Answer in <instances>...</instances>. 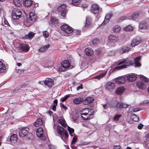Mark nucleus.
I'll return each instance as SVG.
<instances>
[{
	"label": "nucleus",
	"mask_w": 149,
	"mask_h": 149,
	"mask_svg": "<svg viewBox=\"0 0 149 149\" xmlns=\"http://www.w3.org/2000/svg\"><path fill=\"white\" fill-rule=\"evenodd\" d=\"M134 61L130 60H125L120 62L118 64L120 65L123 64H124L120 66H118L115 67L112 70L113 72H114L117 70H120L123 68H126L127 66L132 65L134 63Z\"/></svg>",
	"instance_id": "obj_1"
},
{
	"label": "nucleus",
	"mask_w": 149,
	"mask_h": 149,
	"mask_svg": "<svg viewBox=\"0 0 149 149\" xmlns=\"http://www.w3.org/2000/svg\"><path fill=\"white\" fill-rule=\"evenodd\" d=\"M140 78L141 80L142 81H140L137 82L136 86L139 89H144L147 86L146 82H149V80L147 78L142 75H140Z\"/></svg>",
	"instance_id": "obj_2"
},
{
	"label": "nucleus",
	"mask_w": 149,
	"mask_h": 149,
	"mask_svg": "<svg viewBox=\"0 0 149 149\" xmlns=\"http://www.w3.org/2000/svg\"><path fill=\"white\" fill-rule=\"evenodd\" d=\"M57 130L62 140L65 142L68 136V132L66 130L60 125L57 126Z\"/></svg>",
	"instance_id": "obj_3"
},
{
	"label": "nucleus",
	"mask_w": 149,
	"mask_h": 149,
	"mask_svg": "<svg viewBox=\"0 0 149 149\" xmlns=\"http://www.w3.org/2000/svg\"><path fill=\"white\" fill-rule=\"evenodd\" d=\"M108 104L112 107L120 109L126 108L128 106L127 104L122 102H117L116 100H112L111 102H109Z\"/></svg>",
	"instance_id": "obj_4"
},
{
	"label": "nucleus",
	"mask_w": 149,
	"mask_h": 149,
	"mask_svg": "<svg viewBox=\"0 0 149 149\" xmlns=\"http://www.w3.org/2000/svg\"><path fill=\"white\" fill-rule=\"evenodd\" d=\"M91 110L88 108L82 109V113H81L82 118H83L84 120H87L91 118L90 116H93V114L91 113Z\"/></svg>",
	"instance_id": "obj_5"
},
{
	"label": "nucleus",
	"mask_w": 149,
	"mask_h": 149,
	"mask_svg": "<svg viewBox=\"0 0 149 149\" xmlns=\"http://www.w3.org/2000/svg\"><path fill=\"white\" fill-rule=\"evenodd\" d=\"M61 29L66 33L63 35L68 36L69 34H71L73 31V29L70 26L66 25L64 24L61 27Z\"/></svg>",
	"instance_id": "obj_6"
},
{
	"label": "nucleus",
	"mask_w": 149,
	"mask_h": 149,
	"mask_svg": "<svg viewBox=\"0 0 149 149\" xmlns=\"http://www.w3.org/2000/svg\"><path fill=\"white\" fill-rule=\"evenodd\" d=\"M61 65L59 67L58 69V71L59 72H64L66 71L70 66V63L68 60H65L61 63Z\"/></svg>",
	"instance_id": "obj_7"
},
{
	"label": "nucleus",
	"mask_w": 149,
	"mask_h": 149,
	"mask_svg": "<svg viewBox=\"0 0 149 149\" xmlns=\"http://www.w3.org/2000/svg\"><path fill=\"white\" fill-rule=\"evenodd\" d=\"M22 14V12L19 10L14 8L12 10L11 15L13 19L17 20L21 17Z\"/></svg>",
	"instance_id": "obj_8"
},
{
	"label": "nucleus",
	"mask_w": 149,
	"mask_h": 149,
	"mask_svg": "<svg viewBox=\"0 0 149 149\" xmlns=\"http://www.w3.org/2000/svg\"><path fill=\"white\" fill-rule=\"evenodd\" d=\"M57 10L61 13V16L63 17L65 16L66 14V5L63 4L58 6L57 8Z\"/></svg>",
	"instance_id": "obj_9"
},
{
	"label": "nucleus",
	"mask_w": 149,
	"mask_h": 149,
	"mask_svg": "<svg viewBox=\"0 0 149 149\" xmlns=\"http://www.w3.org/2000/svg\"><path fill=\"white\" fill-rule=\"evenodd\" d=\"M126 76H121L114 79V81L118 84H123L126 82Z\"/></svg>",
	"instance_id": "obj_10"
},
{
	"label": "nucleus",
	"mask_w": 149,
	"mask_h": 149,
	"mask_svg": "<svg viewBox=\"0 0 149 149\" xmlns=\"http://www.w3.org/2000/svg\"><path fill=\"white\" fill-rule=\"evenodd\" d=\"M29 130V128L26 127L21 129L19 132V136L21 137L25 136L28 134Z\"/></svg>",
	"instance_id": "obj_11"
},
{
	"label": "nucleus",
	"mask_w": 149,
	"mask_h": 149,
	"mask_svg": "<svg viewBox=\"0 0 149 149\" xmlns=\"http://www.w3.org/2000/svg\"><path fill=\"white\" fill-rule=\"evenodd\" d=\"M43 129L41 127L37 129L36 131L37 136L38 137H40L42 140H44L46 139V137L43 136Z\"/></svg>",
	"instance_id": "obj_12"
},
{
	"label": "nucleus",
	"mask_w": 149,
	"mask_h": 149,
	"mask_svg": "<svg viewBox=\"0 0 149 149\" xmlns=\"http://www.w3.org/2000/svg\"><path fill=\"white\" fill-rule=\"evenodd\" d=\"M44 83L48 87L50 88L52 87L54 84V81L49 78H47L44 81Z\"/></svg>",
	"instance_id": "obj_13"
},
{
	"label": "nucleus",
	"mask_w": 149,
	"mask_h": 149,
	"mask_svg": "<svg viewBox=\"0 0 149 149\" xmlns=\"http://www.w3.org/2000/svg\"><path fill=\"white\" fill-rule=\"evenodd\" d=\"M20 49L24 52H28L29 49V47L27 44H20L19 45Z\"/></svg>",
	"instance_id": "obj_14"
},
{
	"label": "nucleus",
	"mask_w": 149,
	"mask_h": 149,
	"mask_svg": "<svg viewBox=\"0 0 149 149\" xmlns=\"http://www.w3.org/2000/svg\"><path fill=\"white\" fill-rule=\"evenodd\" d=\"M115 86V84L114 83L109 82L106 84L105 88L106 90L109 91L114 89Z\"/></svg>",
	"instance_id": "obj_15"
},
{
	"label": "nucleus",
	"mask_w": 149,
	"mask_h": 149,
	"mask_svg": "<svg viewBox=\"0 0 149 149\" xmlns=\"http://www.w3.org/2000/svg\"><path fill=\"white\" fill-rule=\"evenodd\" d=\"M94 98L93 97H87L83 102V104L84 105H88L93 102Z\"/></svg>",
	"instance_id": "obj_16"
},
{
	"label": "nucleus",
	"mask_w": 149,
	"mask_h": 149,
	"mask_svg": "<svg viewBox=\"0 0 149 149\" xmlns=\"http://www.w3.org/2000/svg\"><path fill=\"white\" fill-rule=\"evenodd\" d=\"M127 79L130 82L136 80L137 77L136 75L134 74H128L126 76Z\"/></svg>",
	"instance_id": "obj_17"
},
{
	"label": "nucleus",
	"mask_w": 149,
	"mask_h": 149,
	"mask_svg": "<svg viewBox=\"0 0 149 149\" xmlns=\"http://www.w3.org/2000/svg\"><path fill=\"white\" fill-rule=\"evenodd\" d=\"M91 10V12L93 13H97L98 12L99 10V6L97 4H93L92 6Z\"/></svg>",
	"instance_id": "obj_18"
},
{
	"label": "nucleus",
	"mask_w": 149,
	"mask_h": 149,
	"mask_svg": "<svg viewBox=\"0 0 149 149\" xmlns=\"http://www.w3.org/2000/svg\"><path fill=\"white\" fill-rule=\"evenodd\" d=\"M141 40L140 39H135L133 40L130 46L132 47H135V46L138 45L141 42Z\"/></svg>",
	"instance_id": "obj_19"
},
{
	"label": "nucleus",
	"mask_w": 149,
	"mask_h": 149,
	"mask_svg": "<svg viewBox=\"0 0 149 149\" xmlns=\"http://www.w3.org/2000/svg\"><path fill=\"white\" fill-rule=\"evenodd\" d=\"M130 49L129 47L124 46L119 49V51L120 53H123L128 52L130 50Z\"/></svg>",
	"instance_id": "obj_20"
},
{
	"label": "nucleus",
	"mask_w": 149,
	"mask_h": 149,
	"mask_svg": "<svg viewBox=\"0 0 149 149\" xmlns=\"http://www.w3.org/2000/svg\"><path fill=\"white\" fill-rule=\"evenodd\" d=\"M50 47L49 44H47L46 45H44L40 47L38 50L39 52H45Z\"/></svg>",
	"instance_id": "obj_21"
},
{
	"label": "nucleus",
	"mask_w": 149,
	"mask_h": 149,
	"mask_svg": "<svg viewBox=\"0 0 149 149\" xmlns=\"http://www.w3.org/2000/svg\"><path fill=\"white\" fill-rule=\"evenodd\" d=\"M125 90V88L123 87H120L116 90V93L118 95H121Z\"/></svg>",
	"instance_id": "obj_22"
},
{
	"label": "nucleus",
	"mask_w": 149,
	"mask_h": 149,
	"mask_svg": "<svg viewBox=\"0 0 149 149\" xmlns=\"http://www.w3.org/2000/svg\"><path fill=\"white\" fill-rule=\"evenodd\" d=\"M148 25L147 23H144V22H140L139 26V29H146L147 28Z\"/></svg>",
	"instance_id": "obj_23"
},
{
	"label": "nucleus",
	"mask_w": 149,
	"mask_h": 149,
	"mask_svg": "<svg viewBox=\"0 0 149 149\" xmlns=\"http://www.w3.org/2000/svg\"><path fill=\"white\" fill-rule=\"evenodd\" d=\"M109 41L111 42H116L118 40V38L116 36L113 34L110 35L108 38Z\"/></svg>",
	"instance_id": "obj_24"
},
{
	"label": "nucleus",
	"mask_w": 149,
	"mask_h": 149,
	"mask_svg": "<svg viewBox=\"0 0 149 149\" xmlns=\"http://www.w3.org/2000/svg\"><path fill=\"white\" fill-rule=\"evenodd\" d=\"M85 54L88 56H90L93 54V50L90 48H86L84 51Z\"/></svg>",
	"instance_id": "obj_25"
},
{
	"label": "nucleus",
	"mask_w": 149,
	"mask_h": 149,
	"mask_svg": "<svg viewBox=\"0 0 149 149\" xmlns=\"http://www.w3.org/2000/svg\"><path fill=\"white\" fill-rule=\"evenodd\" d=\"M6 68L5 65L0 61V72L3 73L6 72Z\"/></svg>",
	"instance_id": "obj_26"
},
{
	"label": "nucleus",
	"mask_w": 149,
	"mask_h": 149,
	"mask_svg": "<svg viewBox=\"0 0 149 149\" xmlns=\"http://www.w3.org/2000/svg\"><path fill=\"white\" fill-rule=\"evenodd\" d=\"M17 137L16 134H13L10 136V141L12 143H15L17 141Z\"/></svg>",
	"instance_id": "obj_27"
},
{
	"label": "nucleus",
	"mask_w": 149,
	"mask_h": 149,
	"mask_svg": "<svg viewBox=\"0 0 149 149\" xmlns=\"http://www.w3.org/2000/svg\"><path fill=\"white\" fill-rule=\"evenodd\" d=\"M43 124V121L40 118H38L37 119L33 125L36 127H37Z\"/></svg>",
	"instance_id": "obj_28"
},
{
	"label": "nucleus",
	"mask_w": 149,
	"mask_h": 149,
	"mask_svg": "<svg viewBox=\"0 0 149 149\" xmlns=\"http://www.w3.org/2000/svg\"><path fill=\"white\" fill-rule=\"evenodd\" d=\"M34 36V34L32 32H30L28 34L26 35L24 37V38L25 39H31L33 38Z\"/></svg>",
	"instance_id": "obj_29"
},
{
	"label": "nucleus",
	"mask_w": 149,
	"mask_h": 149,
	"mask_svg": "<svg viewBox=\"0 0 149 149\" xmlns=\"http://www.w3.org/2000/svg\"><path fill=\"white\" fill-rule=\"evenodd\" d=\"M107 71L108 70L100 74L95 77H93V79H97L98 80H99L100 79L102 78L104 76L106 75Z\"/></svg>",
	"instance_id": "obj_30"
},
{
	"label": "nucleus",
	"mask_w": 149,
	"mask_h": 149,
	"mask_svg": "<svg viewBox=\"0 0 149 149\" xmlns=\"http://www.w3.org/2000/svg\"><path fill=\"white\" fill-rule=\"evenodd\" d=\"M140 59L141 57L139 56L137 57L134 58V60L135 64L136 66L138 67L141 66V65L139 62Z\"/></svg>",
	"instance_id": "obj_31"
},
{
	"label": "nucleus",
	"mask_w": 149,
	"mask_h": 149,
	"mask_svg": "<svg viewBox=\"0 0 149 149\" xmlns=\"http://www.w3.org/2000/svg\"><path fill=\"white\" fill-rule=\"evenodd\" d=\"M91 19L89 17H87L86 19V22L85 25V27H89L91 23Z\"/></svg>",
	"instance_id": "obj_32"
},
{
	"label": "nucleus",
	"mask_w": 149,
	"mask_h": 149,
	"mask_svg": "<svg viewBox=\"0 0 149 149\" xmlns=\"http://www.w3.org/2000/svg\"><path fill=\"white\" fill-rule=\"evenodd\" d=\"M41 64L44 68H48L50 66L49 61L47 60H44L43 61H42Z\"/></svg>",
	"instance_id": "obj_33"
},
{
	"label": "nucleus",
	"mask_w": 149,
	"mask_h": 149,
	"mask_svg": "<svg viewBox=\"0 0 149 149\" xmlns=\"http://www.w3.org/2000/svg\"><path fill=\"white\" fill-rule=\"evenodd\" d=\"M83 101V98L82 97H79L74 99L73 100V102L76 104L80 103Z\"/></svg>",
	"instance_id": "obj_34"
},
{
	"label": "nucleus",
	"mask_w": 149,
	"mask_h": 149,
	"mask_svg": "<svg viewBox=\"0 0 149 149\" xmlns=\"http://www.w3.org/2000/svg\"><path fill=\"white\" fill-rule=\"evenodd\" d=\"M29 18L31 21H35L36 18V16L34 14L32 13H29Z\"/></svg>",
	"instance_id": "obj_35"
},
{
	"label": "nucleus",
	"mask_w": 149,
	"mask_h": 149,
	"mask_svg": "<svg viewBox=\"0 0 149 149\" xmlns=\"http://www.w3.org/2000/svg\"><path fill=\"white\" fill-rule=\"evenodd\" d=\"M58 123L63 127H65L67 125L65 120L63 119H59L58 120Z\"/></svg>",
	"instance_id": "obj_36"
},
{
	"label": "nucleus",
	"mask_w": 149,
	"mask_h": 149,
	"mask_svg": "<svg viewBox=\"0 0 149 149\" xmlns=\"http://www.w3.org/2000/svg\"><path fill=\"white\" fill-rule=\"evenodd\" d=\"M112 15L111 13H108L106 15L104 21L102 23V24H104L105 22H107L109 19L111 17Z\"/></svg>",
	"instance_id": "obj_37"
},
{
	"label": "nucleus",
	"mask_w": 149,
	"mask_h": 149,
	"mask_svg": "<svg viewBox=\"0 0 149 149\" xmlns=\"http://www.w3.org/2000/svg\"><path fill=\"white\" fill-rule=\"evenodd\" d=\"M121 30V28L118 25H116L113 27V31L116 33L119 32Z\"/></svg>",
	"instance_id": "obj_38"
},
{
	"label": "nucleus",
	"mask_w": 149,
	"mask_h": 149,
	"mask_svg": "<svg viewBox=\"0 0 149 149\" xmlns=\"http://www.w3.org/2000/svg\"><path fill=\"white\" fill-rule=\"evenodd\" d=\"M32 3V1L31 0H25L24 2V4L25 6H30Z\"/></svg>",
	"instance_id": "obj_39"
},
{
	"label": "nucleus",
	"mask_w": 149,
	"mask_h": 149,
	"mask_svg": "<svg viewBox=\"0 0 149 149\" xmlns=\"http://www.w3.org/2000/svg\"><path fill=\"white\" fill-rule=\"evenodd\" d=\"M131 119L134 121H137L139 119L138 116L135 114H132L131 116Z\"/></svg>",
	"instance_id": "obj_40"
},
{
	"label": "nucleus",
	"mask_w": 149,
	"mask_h": 149,
	"mask_svg": "<svg viewBox=\"0 0 149 149\" xmlns=\"http://www.w3.org/2000/svg\"><path fill=\"white\" fill-rule=\"evenodd\" d=\"M124 30L127 32L130 31L133 29V27L130 25H129L124 28Z\"/></svg>",
	"instance_id": "obj_41"
},
{
	"label": "nucleus",
	"mask_w": 149,
	"mask_h": 149,
	"mask_svg": "<svg viewBox=\"0 0 149 149\" xmlns=\"http://www.w3.org/2000/svg\"><path fill=\"white\" fill-rule=\"evenodd\" d=\"M128 19L129 17L127 15H124L119 18L118 21L119 22H121L125 20Z\"/></svg>",
	"instance_id": "obj_42"
},
{
	"label": "nucleus",
	"mask_w": 149,
	"mask_h": 149,
	"mask_svg": "<svg viewBox=\"0 0 149 149\" xmlns=\"http://www.w3.org/2000/svg\"><path fill=\"white\" fill-rule=\"evenodd\" d=\"M81 0H72V4L74 6H77L81 2Z\"/></svg>",
	"instance_id": "obj_43"
},
{
	"label": "nucleus",
	"mask_w": 149,
	"mask_h": 149,
	"mask_svg": "<svg viewBox=\"0 0 149 149\" xmlns=\"http://www.w3.org/2000/svg\"><path fill=\"white\" fill-rule=\"evenodd\" d=\"M68 130L69 133L72 136H73L72 134L74 133V129L70 127L69 126H68Z\"/></svg>",
	"instance_id": "obj_44"
},
{
	"label": "nucleus",
	"mask_w": 149,
	"mask_h": 149,
	"mask_svg": "<svg viewBox=\"0 0 149 149\" xmlns=\"http://www.w3.org/2000/svg\"><path fill=\"white\" fill-rule=\"evenodd\" d=\"M13 3L17 6L20 7L21 6L20 1L18 0H13Z\"/></svg>",
	"instance_id": "obj_45"
},
{
	"label": "nucleus",
	"mask_w": 149,
	"mask_h": 149,
	"mask_svg": "<svg viewBox=\"0 0 149 149\" xmlns=\"http://www.w3.org/2000/svg\"><path fill=\"white\" fill-rule=\"evenodd\" d=\"M139 15L137 13H134L131 16L132 19H134L137 18L138 17Z\"/></svg>",
	"instance_id": "obj_46"
},
{
	"label": "nucleus",
	"mask_w": 149,
	"mask_h": 149,
	"mask_svg": "<svg viewBox=\"0 0 149 149\" xmlns=\"http://www.w3.org/2000/svg\"><path fill=\"white\" fill-rule=\"evenodd\" d=\"M50 22L52 24H56L58 22V20L55 17H52L50 19Z\"/></svg>",
	"instance_id": "obj_47"
},
{
	"label": "nucleus",
	"mask_w": 149,
	"mask_h": 149,
	"mask_svg": "<svg viewBox=\"0 0 149 149\" xmlns=\"http://www.w3.org/2000/svg\"><path fill=\"white\" fill-rule=\"evenodd\" d=\"M122 116V115L120 114H116V115L113 117L114 120L116 121H118L119 120L120 118Z\"/></svg>",
	"instance_id": "obj_48"
},
{
	"label": "nucleus",
	"mask_w": 149,
	"mask_h": 149,
	"mask_svg": "<svg viewBox=\"0 0 149 149\" xmlns=\"http://www.w3.org/2000/svg\"><path fill=\"white\" fill-rule=\"evenodd\" d=\"M100 42L99 40L97 38L93 39L92 40V43L94 44H98Z\"/></svg>",
	"instance_id": "obj_49"
},
{
	"label": "nucleus",
	"mask_w": 149,
	"mask_h": 149,
	"mask_svg": "<svg viewBox=\"0 0 149 149\" xmlns=\"http://www.w3.org/2000/svg\"><path fill=\"white\" fill-rule=\"evenodd\" d=\"M70 94L67 95L64 97H63L61 99V101L62 102L65 101L68 97H70Z\"/></svg>",
	"instance_id": "obj_50"
},
{
	"label": "nucleus",
	"mask_w": 149,
	"mask_h": 149,
	"mask_svg": "<svg viewBox=\"0 0 149 149\" xmlns=\"http://www.w3.org/2000/svg\"><path fill=\"white\" fill-rule=\"evenodd\" d=\"M43 36L45 38H47L49 36V33L47 31L43 32Z\"/></svg>",
	"instance_id": "obj_51"
},
{
	"label": "nucleus",
	"mask_w": 149,
	"mask_h": 149,
	"mask_svg": "<svg viewBox=\"0 0 149 149\" xmlns=\"http://www.w3.org/2000/svg\"><path fill=\"white\" fill-rule=\"evenodd\" d=\"M24 70L22 69L16 70L15 71L18 74H20L23 73Z\"/></svg>",
	"instance_id": "obj_52"
},
{
	"label": "nucleus",
	"mask_w": 149,
	"mask_h": 149,
	"mask_svg": "<svg viewBox=\"0 0 149 149\" xmlns=\"http://www.w3.org/2000/svg\"><path fill=\"white\" fill-rule=\"evenodd\" d=\"M144 146L148 149H149V142L148 141H145L144 143Z\"/></svg>",
	"instance_id": "obj_53"
},
{
	"label": "nucleus",
	"mask_w": 149,
	"mask_h": 149,
	"mask_svg": "<svg viewBox=\"0 0 149 149\" xmlns=\"http://www.w3.org/2000/svg\"><path fill=\"white\" fill-rule=\"evenodd\" d=\"M81 31L80 30H75L74 31V33L75 35L79 36L80 35Z\"/></svg>",
	"instance_id": "obj_54"
},
{
	"label": "nucleus",
	"mask_w": 149,
	"mask_h": 149,
	"mask_svg": "<svg viewBox=\"0 0 149 149\" xmlns=\"http://www.w3.org/2000/svg\"><path fill=\"white\" fill-rule=\"evenodd\" d=\"M103 109V111H104L105 112H106V111H104V110H106L107 108V104H103L102 105Z\"/></svg>",
	"instance_id": "obj_55"
},
{
	"label": "nucleus",
	"mask_w": 149,
	"mask_h": 149,
	"mask_svg": "<svg viewBox=\"0 0 149 149\" xmlns=\"http://www.w3.org/2000/svg\"><path fill=\"white\" fill-rule=\"evenodd\" d=\"M57 105H56L55 104H54L52 106V109L53 111H56V106Z\"/></svg>",
	"instance_id": "obj_56"
},
{
	"label": "nucleus",
	"mask_w": 149,
	"mask_h": 149,
	"mask_svg": "<svg viewBox=\"0 0 149 149\" xmlns=\"http://www.w3.org/2000/svg\"><path fill=\"white\" fill-rule=\"evenodd\" d=\"M77 140V138L75 136H74L72 139V143L73 144Z\"/></svg>",
	"instance_id": "obj_57"
},
{
	"label": "nucleus",
	"mask_w": 149,
	"mask_h": 149,
	"mask_svg": "<svg viewBox=\"0 0 149 149\" xmlns=\"http://www.w3.org/2000/svg\"><path fill=\"white\" fill-rule=\"evenodd\" d=\"M83 86L82 84H81L80 85L78 86L77 88V91L79 90L80 89H83Z\"/></svg>",
	"instance_id": "obj_58"
},
{
	"label": "nucleus",
	"mask_w": 149,
	"mask_h": 149,
	"mask_svg": "<svg viewBox=\"0 0 149 149\" xmlns=\"http://www.w3.org/2000/svg\"><path fill=\"white\" fill-rule=\"evenodd\" d=\"M143 126V125L142 124L140 123L138 125V128L139 129H141Z\"/></svg>",
	"instance_id": "obj_59"
},
{
	"label": "nucleus",
	"mask_w": 149,
	"mask_h": 149,
	"mask_svg": "<svg viewBox=\"0 0 149 149\" xmlns=\"http://www.w3.org/2000/svg\"><path fill=\"white\" fill-rule=\"evenodd\" d=\"M113 149H121L120 146L119 145L117 146H114L113 147Z\"/></svg>",
	"instance_id": "obj_60"
},
{
	"label": "nucleus",
	"mask_w": 149,
	"mask_h": 149,
	"mask_svg": "<svg viewBox=\"0 0 149 149\" xmlns=\"http://www.w3.org/2000/svg\"><path fill=\"white\" fill-rule=\"evenodd\" d=\"M61 107L63 109H64L65 110H66L68 108L67 107H66L64 105V104H62L61 106Z\"/></svg>",
	"instance_id": "obj_61"
},
{
	"label": "nucleus",
	"mask_w": 149,
	"mask_h": 149,
	"mask_svg": "<svg viewBox=\"0 0 149 149\" xmlns=\"http://www.w3.org/2000/svg\"><path fill=\"white\" fill-rule=\"evenodd\" d=\"M80 7H83V8H86L87 7V6L85 4L84 5H83L82 4H80L79 6Z\"/></svg>",
	"instance_id": "obj_62"
},
{
	"label": "nucleus",
	"mask_w": 149,
	"mask_h": 149,
	"mask_svg": "<svg viewBox=\"0 0 149 149\" xmlns=\"http://www.w3.org/2000/svg\"><path fill=\"white\" fill-rule=\"evenodd\" d=\"M1 6L0 5V15H1L3 13V10L1 8Z\"/></svg>",
	"instance_id": "obj_63"
},
{
	"label": "nucleus",
	"mask_w": 149,
	"mask_h": 149,
	"mask_svg": "<svg viewBox=\"0 0 149 149\" xmlns=\"http://www.w3.org/2000/svg\"><path fill=\"white\" fill-rule=\"evenodd\" d=\"M145 137L146 138V140H147V139H149V133H148L147 134H146Z\"/></svg>",
	"instance_id": "obj_64"
}]
</instances>
